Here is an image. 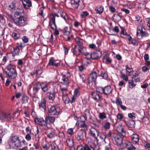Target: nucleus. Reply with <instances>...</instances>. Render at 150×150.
<instances>
[{
  "label": "nucleus",
  "mask_w": 150,
  "mask_h": 150,
  "mask_svg": "<svg viewBox=\"0 0 150 150\" xmlns=\"http://www.w3.org/2000/svg\"><path fill=\"white\" fill-rule=\"evenodd\" d=\"M40 108L42 111H45L46 107V101L44 98L42 99L39 104Z\"/></svg>",
  "instance_id": "obj_21"
},
{
  "label": "nucleus",
  "mask_w": 150,
  "mask_h": 150,
  "mask_svg": "<svg viewBox=\"0 0 150 150\" xmlns=\"http://www.w3.org/2000/svg\"><path fill=\"white\" fill-rule=\"evenodd\" d=\"M61 16L66 21L68 19V17L66 15V13L64 12H62L61 15Z\"/></svg>",
  "instance_id": "obj_52"
},
{
  "label": "nucleus",
  "mask_w": 150,
  "mask_h": 150,
  "mask_svg": "<svg viewBox=\"0 0 150 150\" xmlns=\"http://www.w3.org/2000/svg\"><path fill=\"white\" fill-rule=\"evenodd\" d=\"M88 14V13L87 11H82L80 13L81 16L82 18H85Z\"/></svg>",
  "instance_id": "obj_47"
},
{
  "label": "nucleus",
  "mask_w": 150,
  "mask_h": 150,
  "mask_svg": "<svg viewBox=\"0 0 150 150\" xmlns=\"http://www.w3.org/2000/svg\"><path fill=\"white\" fill-rule=\"evenodd\" d=\"M112 90L110 86H107L104 88L103 93L106 95L109 94L111 93Z\"/></svg>",
  "instance_id": "obj_24"
},
{
  "label": "nucleus",
  "mask_w": 150,
  "mask_h": 150,
  "mask_svg": "<svg viewBox=\"0 0 150 150\" xmlns=\"http://www.w3.org/2000/svg\"><path fill=\"white\" fill-rule=\"evenodd\" d=\"M85 134V132L84 130L82 129L79 130L78 132L76 137V140L78 141L83 140L84 138Z\"/></svg>",
  "instance_id": "obj_13"
},
{
  "label": "nucleus",
  "mask_w": 150,
  "mask_h": 150,
  "mask_svg": "<svg viewBox=\"0 0 150 150\" xmlns=\"http://www.w3.org/2000/svg\"><path fill=\"white\" fill-rule=\"evenodd\" d=\"M97 77V73L95 72L92 73L88 77V83L90 84L96 81Z\"/></svg>",
  "instance_id": "obj_15"
},
{
  "label": "nucleus",
  "mask_w": 150,
  "mask_h": 150,
  "mask_svg": "<svg viewBox=\"0 0 150 150\" xmlns=\"http://www.w3.org/2000/svg\"><path fill=\"white\" fill-rule=\"evenodd\" d=\"M24 7L26 9H28L32 6L31 1L29 0H21Z\"/></svg>",
  "instance_id": "obj_18"
},
{
  "label": "nucleus",
  "mask_w": 150,
  "mask_h": 150,
  "mask_svg": "<svg viewBox=\"0 0 150 150\" xmlns=\"http://www.w3.org/2000/svg\"><path fill=\"white\" fill-rule=\"evenodd\" d=\"M16 4L14 2L11 3L8 6V9L10 10H16Z\"/></svg>",
  "instance_id": "obj_40"
},
{
  "label": "nucleus",
  "mask_w": 150,
  "mask_h": 150,
  "mask_svg": "<svg viewBox=\"0 0 150 150\" xmlns=\"http://www.w3.org/2000/svg\"><path fill=\"white\" fill-rule=\"evenodd\" d=\"M90 131L91 136L96 140L97 141H98L99 140L97 138V137L99 134V132L96 129L92 127L90 129Z\"/></svg>",
  "instance_id": "obj_14"
},
{
  "label": "nucleus",
  "mask_w": 150,
  "mask_h": 150,
  "mask_svg": "<svg viewBox=\"0 0 150 150\" xmlns=\"http://www.w3.org/2000/svg\"><path fill=\"white\" fill-rule=\"evenodd\" d=\"M17 10L15 12L14 15L15 17H17L18 16H20L22 13H23V10L21 8H17Z\"/></svg>",
  "instance_id": "obj_34"
},
{
  "label": "nucleus",
  "mask_w": 150,
  "mask_h": 150,
  "mask_svg": "<svg viewBox=\"0 0 150 150\" xmlns=\"http://www.w3.org/2000/svg\"><path fill=\"white\" fill-rule=\"evenodd\" d=\"M80 126L86 129H87L88 128V126L84 122V121L83 122H81L80 124Z\"/></svg>",
  "instance_id": "obj_58"
},
{
  "label": "nucleus",
  "mask_w": 150,
  "mask_h": 150,
  "mask_svg": "<svg viewBox=\"0 0 150 150\" xmlns=\"http://www.w3.org/2000/svg\"><path fill=\"white\" fill-rule=\"evenodd\" d=\"M137 34L138 39L141 38L142 37L146 36V35L145 29L142 26H138L137 27Z\"/></svg>",
  "instance_id": "obj_6"
},
{
  "label": "nucleus",
  "mask_w": 150,
  "mask_h": 150,
  "mask_svg": "<svg viewBox=\"0 0 150 150\" xmlns=\"http://www.w3.org/2000/svg\"><path fill=\"white\" fill-rule=\"evenodd\" d=\"M49 95H48L49 99L53 100L55 98L56 93L54 92L49 93Z\"/></svg>",
  "instance_id": "obj_38"
},
{
  "label": "nucleus",
  "mask_w": 150,
  "mask_h": 150,
  "mask_svg": "<svg viewBox=\"0 0 150 150\" xmlns=\"http://www.w3.org/2000/svg\"><path fill=\"white\" fill-rule=\"evenodd\" d=\"M61 83L67 86H69V79L65 76V75H62V77L60 80Z\"/></svg>",
  "instance_id": "obj_19"
},
{
  "label": "nucleus",
  "mask_w": 150,
  "mask_h": 150,
  "mask_svg": "<svg viewBox=\"0 0 150 150\" xmlns=\"http://www.w3.org/2000/svg\"><path fill=\"white\" fill-rule=\"evenodd\" d=\"M101 55V52L99 50H95L91 54L89 53V55L87 57V59L91 58L93 59H97L100 57Z\"/></svg>",
  "instance_id": "obj_8"
},
{
  "label": "nucleus",
  "mask_w": 150,
  "mask_h": 150,
  "mask_svg": "<svg viewBox=\"0 0 150 150\" xmlns=\"http://www.w3.org/2000/svg\"><path fill=\"white\" fill-rule=\"evenodd\" d=\"M28 97L26 96H23L22 97V100L24 103H26L28 102Z\"/></svg>",
  "instance_id": "obj_64"
},
{
  "label": "nucleus",
  "mask_w": 150,
  "mask_h": 150,
  "mask_svg": "<svg viewBox=\"0 0 150 150\" xmlns=\"http://www.w3.org/2000/svg\"><path fill=\"white\" fill-rule=\"evenodd\" d=\"M51 150H58L57 145L54 142H52L51 144Z\"/></svg>",
  "instance_id": "obj_44"
},
{
  "label": "nucleus",
  "mask_w": 150,
  "mask_h": 150,
  "mask_svg": "<svg viewBox=\"0 0 150 150\" xmlns=\"http://www.w3.org/2000/svg\"><path fill=\"white\" fill-rule=\"evenodd\" d=\"M116 103L117 105H120L122 104V102L120 98L119 97H117L116 99Z\"/></svg>",
  "instance_id": "obj_48"
},
{
  "label": "nucleus",
  "mask_w": 150,
  "mask_h": 150,
  "mask_svg": "<svg viewBox=\"0 0 150 150\" xmlns=\"http://www.w3.org/2000/svg\"><path fill=\"white\" fill-rule=\"evenodd\" d=\"M124 147L127 148V150H134L136 148L134 146L131 142H127L123 144Z\"/></svg>",
  "instance_id": "obj_16"
},
{
  "label": "nucleus",
  "mask_w": 150,
  "mask_h": 150,
  "mask_svg": "<svg viewBox=\"0 0 150 150\" xmlns=\"http://www.w3.org/2000/svg\"><path fill=\"white\" fill-rule=\"evenodd\" d=\"M79 49L80 54H81L84 55L87 58V57L89 55V53L86 52V47L83 46L79 47Z\"/></svg>",
  "instance_id": "obj_22"
},
{
  "label": "nucleus",
  "mask_w": 150,
  "mask_h": 150,
  "mask_svg": "<svg viewBox=\"0 0 150 150\" xmlns=\"http://www.w3.org/2000/svg\"><path fill=\"white\" fill-rule=\"evenodd\" d=\"M92 146L85 144L84 146L79 147V150H95Z\"/></svg>",
  "instance_id": "obj_25"
},
{
  "label": "nucleus",
  "mask_w": 150,
  "mask_h": 150,
  "mask_svg": "<svg viewBox=\"0 0 150 150\" xmlns=\"http://www.w3.org/2000/svg\"><path fill=\"white\" fill-rule=\"evenodd\" d=\"M55 14H52L50 16V20L49 21V26L53 30L57 29V26L55 23Z\"/></svg>",
  "instance_id": "obj_10"
},
{
  "label": "nucleus",
  "mask_w": 150,
  "mask_h": 150,
  "mask_svg": "<svg viewBox=\"0 0 150 150\" xmlns=\"http://www.w3.org/2000/svg\"><path fill=\"white\" fill-rule=\"evenodd\" d=\"M75 41L78 44L77 47H81L83 45V41L82 40L79 39L78 38H76L75 39Z\"/></svg>",
  "instance_id": "obj_45"
},
{
  "label": "nucleus",
  "mask_w": 150,
  "mask_h": 150,
  "mask_svg": "<svg viewBox=\"0 0 150 150\" xmlns=\"http://www.w3.org/2000/svg\"><path fill=\"white\" fill-rule=\"evenodd\" d=\"M109 10L112 13H114L116 11L115 8L113 6H110L109 7Z\"/></svg>",
  "instance_id": "obj_63"
},
{
  "label": "nucleus",
  "mask_w": 150,
  "mask_h": 150,
  "mask_svg": "<svg viewBox=\"0 0 150 150\" xmlns=\"http://www.w3.org/2000/svg\"><path fill=\"white\" fill-rule=\"evenodd\" d=\"M33 134H27L25 136V138L28 141H30L31 139V136Z\"/></svg>",
  "instance_id": "obj_59"
},
{
  "label": "nucleus",
  "mask_w": 150,
  "mask_h": 150,
  "mask_svg": "<svg viewBox=\"0 0 150 150\" xmlns=\"http://www.w3.org/2000/svg\"><path fill=\"white\" fill-rule=\"evenodd\" d=\"M112 137L117 145H120L122 144L123 139L120 135L114 132L112 133Z\"/></svg>",
  "instance_id": "obj_7"
},
{
  "label": "nucleus",
  "mask_w": 150,
  "mask_h": 150,
  "mask_svg": "<svg viewBox=\"0 0 150 150\" xmlns=\"http://www.w3.org/2000/svg\"><path fill=\"white\" fill-rule=\"evenodd\" d=\"M71 30L70 27H65L64 29V34L65 35L68 36L70 33H71Z\"/></svg>",
  "instance_id": "obj_28"
},
{
  "label": "nucleus",
  "mask_w": 150,
  "mask_h": 150,
  "mask_svg": "<svg viewBox=\"0 0 150 150\" xmlns=\"http://www.w3.org/2000/svg\"><path fill=\"white\" fill-rule=\"evenodd\" d=\"M28 19L26 17L23 16H19L16 18L14 21V23L17 26L23 27L26 25L28 23Z\"/></svg>",
  "instance_id": "obj_3"
},
{
  "label": "nucleus",
  "mask_w": 150,
  "mask_h": 150,
  "mask_svg": "<svg viewBox=\"0 0 150 150\" xmlns=\"http://www.w3.org/2000/svg\"><path fill=\"white\" fill-rule=\"evenodd\" d=\"M116 130L123 137H126V132L124 129V126L121 124H119L117 125L116 127Z\"/></svg>",
  "instance_id": "obj_12"
},
{
  "label": "nucleus",
  "mask_w": 150,
  "mask_h": 150,
  "mask_svg": "<svg viewBox=\"0 0 150 150\" xmlns=\"http://www.w3.org/2000/svg\"><path fill=\"white\" fill-rule=\"evenodd\" d=\"M100 76L102 77L104 79H106L108 78V75L105 72H102L100 74Z\"/></svg>",
  "instance_id": "obj_53"
},
{
  "label": "nucleus",
  "mask_w": 150,
  "mask_h": 150,
  "mask_svg": "<svg viewBox=\"0 0 150 150\" xmlns=\"http://www.w3.org/2000/svg\"><path fill=\"white\" fill-rule=\"evenodd\" d=\"M74 96H78L80 94H79V91L78 89H76L75 90L74 92Z\"/></svg>",
  "instance_id": "obj_62"
},
{
  "label": "nucleus",
  "mask_w": 150,
  "mask_h": 150,
  "mask_svg": "<svg viewBox=\"0 0 150 150\" xmlns=\"http://www.w3.org/2000/svg\"><path fill=\"white\" fill-rule=\"evenodd\" d=\"M98 117L99 119L101 120H103L106 118V114L104 112L99 113Z\"/></svg>",
  "instance_id": "obj_41"
},
{
  "label": "nucleus",
  "mask_w": 150,
  "mask_h": 150,
  "mask_svg": "<svg viewBox=\"0 0 150 150\" xmlns=\"http://www.w3.org/2000/svg\"><path fill=\"white\" fill-rule=\"evenodd\" d=\"M80 80L82 81L83 82H84L85 80V76L84 74H79Z\"/></svg>",
  "instance_id": "obj_57"
},
{
  "label": "nucleus",
  "mask_w": 150,
  "mask_h": 150,
  "mask_svg": "<svg viewBox=\"0 0 150 150\" xmlns=\"http://www.w3.org/2000/svg\"><path fill=\"white\" fill-rule=\"evenodd\" d=\"M71 4L75 6V7L77 8L79 5V3L80 0H72Z\"/></svg>",
  "instance_id": "obj_42"
},
{
  "label": "nucleus",
  "mask_w": 150,
  "mask_h": 150,
  "mask_svg": "<svg viewBox=\"0 0 150 150\" xmlns=\"http://www.w3.org/2000/svg\"><path fill=\"white\" fill-rule=\"evenodd\" d=\"M128 116L130 118L134 119L136 118L135 114L134 113H129L128 114Z\"/></svg>",
  "instance_id": "obj_54"
},
{
  "label": "nucleus",
  "mask_w": 150,
  "mask_h": 150,
  "mask_svg": "<svg viewBox=\"0 0 150 150\" xmlns=\"http://www.w3.org/2000/svg\"><path fill=\"white\" fill-rule=\"evenodd\" d=\"M45 120L47 124H48L53 123L54 121L55 118L52 117H46L45 118Z\"/></svg>",
  "instance_id": "obj_35"
},
{
  "label": "nucleus",
  "mask_w": 150,
  "mask_h": 150,
  "mask_svg": "<svg viewBox=\"0 0 150 150\" xmlns=\"http://www.w3.org/2000/svg\"><path fill=\"white\" fill-rule=\"evenodd\" d=\"M20 52V49L18 47H13V50L12 52V56H14L19 55Z\"/></svg>",
  "instance_id": "obj_33"
},
{
  "label": "nucleus",
  "mask_w": 150,
  "mask_h": 150,
  "mask_svg": "<svg viewBox=\"0 0 150 150\" xmlns=\"http://www.w3.org/2000/svg\"><path fill=\"white\" fill-rule=\"evenodd\" d=\"M12 118V116L9 113L3 112L0 114V120L2 122L10 121Z\"/></svg>",
  "instance_id": "obj_5"
},
{
  "label": "nucleus",
  "mask_w": 150,
  "mask_h": 150,
  "mask_svg": "<svg viewBox=\"0 0 150 150\" xmlns=\"http://www.w3.org/2000/svg\"><path fill=\"white\" fill-rule=\"evenodd\" d=\"M121 78L125 80L126 81H127L128 80V78L127 76L125 75L124 74H122L120 76Z\"/></svg>",
  "instance_id": "obj_56"
},
{
  "label": "nucleus",
  "mask_w": 150,
  "mask_h": 150,
  "mask_svg": "<svg viewBox=\"0 0 150 150\" xmlns=\"http://www.w3.org/2000/svg\"><path fill=\"white\" fill-rule=\"evenodd\" d=\"M41 88L44 93H47L48 90V83L42 82L40 83Z\"/></svg>",
  "instance_id": "obj_20"
},
{
  "label": "nucleus",
  "mask_w": 150,
  "mask_h": 150,
  "mask_svg": "<svg viewBox=\"0 0 150 150\" xmlns=\"http://www.w3.org/2000/svg\"><path fill=\"white\" fill-rule=\"evenodd\" d=\"M22 143L21 141L17 136H14L11 137L9 140V146L11 148L15 149L20 146Z\"/></svg>",
  "instance_id": "obj_2"
},
{
  "label": "nucleus",
  "mask_w": 150,
  "mask_h": 150,
  "mask_svg": "<svg viewBox=\"0 0 150 150\" xmlns=\"http://www.w3.org/2000/svg\"><path fill=\"white\" fill-rule=\"evenodd\" d=\"M49 129H49L47 130H46V132L45 133L48 137L50 138H52L55 137V132L54 131L49 132L48 131Z\"/></svg>",
  "instance_id": "obj_26"
},
{
  "label": "nucleus",
  "mask_w": 150,
  "mask_h": 150,
  "mask_svg": "<svg viewBox=\"0 0 150 150\" xmlns=\"http://www.w3.org/2000/svg\"><path fill=\"white\" fill-rule=\"evenodd\" d=\"M40 83H36L34 84L33 86V91L35 93H37L38 92L39 90L40 89Z\"/></svg>",
  "instance_id": "obj_32"
},
{
  "label": "nucleus",
  "mask_w": 150,
  "mask_h": 150,
  "mask_svg": "<svg viewBox=\"0 0 150 150\" xmlns=\"http://www.w3.org/2000/svg\"><path fill=\"white\" fill-rule=\"evenodd\" d=\"M12 37L15 39H17L19 37V35L18 34L13 33L12 34Z\"/></svg>",
  "instance_id": "obj_60"
},
{
  "label": "nucleus",
  "mask_w": 150,
  "mask_h": 150,
  "mask_svg": "<svg viewBox=\"0 0 150 150\" xmlns=\"http://www.w3.org/2000/svg\"><path fill=\"white\" fill-rule=\"evenodd\" d=\"M62 99L65 103H68L69 101V99L67 96V95H62Z\"/></svg>",
  "instance_id": "obj_43"
},
{
  "label": "nucleus",
  "mask_w": 150,
  "mask_h": 150,
  "mask_svg": "<svg viewBox=\"0 0 150 150\" xmlns=\"http://www.w3.org/2000/svg\"><path fill=\"white\" fill-rule=\"evenodd\" d=\"M60 111L59 107L52 106L49 109L48 112L51 115H58L59 114Z\"/></svg>",
  "instance_id": "obj_9"
},
{
  "label": "nucleus",
  "mask_w": 150,
  "mask_h": 150,
  "mask_svg": "<svg viewBox=\"0 0 150 150\" xmlns=\"http://www.w3.org/2000/svg\"><path fill=\"white\" fill-rule=\"evenodd\" d=\"M60 64L59 61L55 59L53 57L51 58L49 60L48 64L49 66H52L57 67L59 66Z\"/></svg>",
  "instance_id": "obj_11"
},
{
  "label": "nucleus",
  "mask_w": 150,
  "mask_h": 150,
  "mask_svg": "<svg viewBox=\"0 0 150 150\" xmlns=\"http://www.w3.org/2000/svg\"><path fill=\"white\" fill-rule=\"evenodd\" d=\"M91 95L93 98L96 100H99L100 99V96L99 95L96 93L95 92H92Z\"/></svg>",
  "instance_id": "obj_37"
},
{
  "label": "nucleus",
  "mask_w": 150,
  "mask_h": 150,
  "mask_svg": "<svg viewBox=\"0 0 150 150\" xmlns=\"http://www.w3.org/2000/svg\"><path fill=\"white\" fill-rule=\"evenodd\" d=\"M80 51L79 47L75 45L72 52L74 54L78 56L80 54Z\"/></svg>",
  "instance_id": "obj_29"
},
{
  "label": "nucleus",
  "mask_w": 150,
  "mask_h": 150,
  "mask_svg": "<svg viewBox=\"0 0 150 150\" xmlns=\"http://www.w3.org/2000/svg\"><path fill=\"white\" fill-rule=\"evenodd\" d=\"M42 146L44 150H48L49 149V143L46 141L43 142L42 143Z\"/></svg>",
  "instance_id": "obj_31"
},
{
  "label": "nucleus",
  "mask_w": 150,
  "mask_h": 150,
  "mask_svg": "<svg viewBox=\"0 0 150 150\" xmlns=\"http://www.w3.org/2000/svg\"><path fill=\"white\" fill-rule=\"evenodd\" d=\"M131 75L133 76V77L136 78L138 76V74L137 72L136 71H132L131 73V74H130V75L132 76Z\"/></svg>",
  "instance_id": "obj_55"
},
{
  "label": "nucleus",
  "mask_w": 150,
  "mask_h": 150,
  "mask_svg": "<svg viewBox=\"0 0 150 150\" xmlns=\"http://www.w3.org/2000/svg\"><path fill=\"white\" fill-rule=\"evenodd\" d=\"M36 124L40 125L42 130H47L49 129L46 120H45L42 117L36 118L35 120Z\"/></svg>",
  "instance_id": "obj_4"
},
{
  "label": "nucleus",
  "mask_w": 150,
  "mask_h": 150,
  "mask_svg": "<svg viewBox=\"0 0 150 150\" xmlns=\"http://www.w3.org/2000/svg\"><path fill=\"white\" fill-rule=\"evenodd\" d=\"M103 90L104 88L100 87H97L96 88L97 92L100 93H103Z\"/></svg>",
  "instance_id": "obj_51"
},
{
  "label": "nucleus",
  "mask_w": 150,
  "mask_h": 150,
  "mask_svg": "<svg viewBox=\"0 0 150 150\" xmlns=\"http://www.w3.org/2000/svg\"><path fill=\"white\" fill-rule=\"evenodd\" d=\"M69 86H66L65 87L61 86L59 90V92L62 94V95H67V91H68V87Z\"/></svg>",
  "instance_id": "obj_23"
},
{
  "label": "nucleus",
  "mask_w": 150,
  "mask_h": 150,
  "mask_svg": "<svg viewBox=\"0 0 150 150\" xmlns=\"http://www.w3.org/2000/svg\"><path fill=\"white\" fill-rule=\"evenodd\" d=\"M67 145L69 147H71L73 145V141L71 138H68L66 140Z\"/></svg>",
  "instance_id": "obj_39"
},
{
  "label": "nucleus",
  "mask_w": 150,
  "mask_h": 150,
  "mask_svg": "<svg viewBox=\"0 0 150 150\" xmlns=\"http://www.w3.org/2000/svg\"><path fill=\"white\" fill-rule=\"evenodd\" d=\"M106 138L104 134H102L99 137V139L102 142H105V139Z\"/></svg>",
  "instance_id": "obj_50"
},
{
  "label": "nucleus",
  "mask_w": 150,
  "mask_h": 150,
  "mask_svg": "<svg viewBox=\"0 0 150 150\" xmlns=\"http://www.w3.org/2000/svg\"><path fill=\"white\" fill-rule=\"evenodd\" d=\"M5 73L9 78L12 79H15L17 76L15 67L11 64H8L6 67Z\"/></svg>",
  "instance_id": "obj_1"
},
{
  "label": "nucleus",
  "mask_w": 150,
  "mask_h": 150,
  "mask_svg": "<svg viewBox=\"0 0 150 150\" xmlns=\"http://www.w3.org/2000/svg\"><path fill=\"white\" fill-rule=\"evenodd\" d=\"M122 16L119 14H114L112 17L113 19L116 22H118L120 21Z\"/></svg>",
  "instance_id": "obj_36"
},
{
  "label": "nucleus",
  "mask_w": 150,
  "mask_h": 150,
  "mask_svg": "<svg viewBox=\"0 0 150 150\" xmlns=\"http://www.w3.org/2000/svg\"><path fill=\"white\" fill-rule=\"evenodd\" d=\"M103 62L107 63H110L111 62V60L109 57V55L107 54H105L103 57Z\"/></svg>",
  "instance_id": "obj_27"
},
{
  "label": "nucleus",
  "mask_w": 150,
  "mask_h": 150,
  "mask_svg": "<svg viewBox=\"0 0 150 150\" xmlns=\"http://www.w3.org/2000/svg\"><path fill=\"white\" fill-rule=\"evenodd\" d=\"M95 10L97 13L100 14L103 12L104 7L102 6H98L96 8Z\"/></svg>",
  "instance_id": "obj_30"
},
{
  "label": "nucleus",
  "mask_w": 150,
  "mask_h": 150,
  "mask_svg": "<svg viewBox=\"0 0 150 150\" xmlns=\"http://www.w3.org/2000/svg\"><path fill=\"white\" fill-rule=\"evenodd\" d=\"M126 70L127 73H129L130 74L133 71V69L132 68L129 67L128 66H127L126 67Z\"/></svg>",
  "instance_id": "obj_49"
},
{
  "label": "nucleus",
  "mask_w": 150,
  "mask_h": 150,
  "mask_svg": "<svg viewBox=\"0 0 150 150\" xmlns=\"http://www.w3.org/2000/svg\"><path fill=\"white\" fill-rule=\"evenodd\" d=\"M110 126V124L109 122L105 123L104 125V127L106 129H109Z\"/></svg>",
  "instance_id": "obj_61"
},
{
  "label": "nucleus",
  "mask_w": 150,
  "mask_h": 150,
  "mask_svg": "<svg viewBox=\"0 0 150 150\" xmlns=\"http://www.w3.org/2000/svg\"><path fill=\"white\" fill-rule=\"evenodd\" d=\"M132 143L133 144H137L139 142V136L136 133H133L131 136Z\"/></svg>",
  "instance_id": "obj_17"
},
{
  "label": "nucleus",
  "mask_w": 150,
  "mask_h": 150,
  "mask_svg": "<svg viewBox=\"0 0 150 150\" xmlns=\"http://www.w3.org/2000/svg\"><path fill=\"white\" fill-rule=\"evenodd\" d=\"M128 84L130 88H132L136 86V84L132 80H129L128 81Z\"/></svg>",
  "instance_id": "obj_46"
}]
</instances>
